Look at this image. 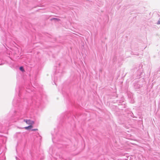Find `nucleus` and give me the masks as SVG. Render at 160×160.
I'll return each instance as SVG.
<instances>
[{"label":"nucleus","mask_w":160,"mask_h":160,"mask_svg":"<svg viewBox=\"0 0 160 160\" xmlns=\"http://www.w3.org/2000/svg\"><path fill=\"white\" fill-rule=\"evenodd\" d=\"M19 69H20V70L22 71H23L24 70L23 68L22 67H21Z\"/></svg>","instance_id":"obj_3"},{"label":"nucleus","mask_w":160,"mask_h":160,"mask_svg":"<svg viewBox=\"0 0 160 160\" xmlns=\"http://www.w3.org/2000/svg\"><path fill=\"white\" fill-rule=\"evenodd\" d=\"M53 19H56V20H58L59 19H57V18H53Z\"/></svg>","instance_id":"obj_7"},{"label":"nucleus","mask_w":160,"mask_h":160,"mask_svg":"<svg viewBox=\"0 0 160 160\" xmlns=\"http://www.w3.org/2000/svg\"><path fill=\"white\" fill-rule=\"evenodd\" d=\"M28 120H27V119H24V122H26L27 123V121H28Z\"/></svg>","instance_id":"obj_6"},{"label":"nucleus","mask_w":160,"mask_h":160,"mask_svg":"<svg viewBox=\"0 0 160 160\" xmlns=\"http://www.w3.org/2000/svg\"><path fill=\"white\" fill-rule=\"evenodd\" d=\"M37 130H38L37 129H32V131H36Z\"/></svg>","instance_id":"obj_4"},{"label":"nucleus","mask_w":160,"mask_h":160,"mask_svg":"<svg viewBox=\"0 0 160 160\" xmlns=\"http://www.w3.org/2000/svg\"><path fill=\"white\" fill-rule=\"evenodd\" d=\"M16 160H18V158H17V157H16Z\"/></svg>","instance_id":"obj_8"},{"label":"nucleus","mask_w":160,"mask_h":160,"mask_svg":"<svg viewBox=\"0 0 160 160\" xmlns=\"http://www.w3.org/2000/svg\"><path fill=\"white\" fill-rule=\"evenodd\" d=\"M157 24H160V20H158V21Z\"/></svg>","instance_id":"obj_5"},{"label":"nucleus","mask_w":160,"mask_h":160,"mask_svg":"<svg viewBox=\"0 0 160 160\" xmlns=\"http://www.w3.org/2000/svg\"><path fill=\"white\" fill-rule=\"evenodd\" d=\"M32 128V126L31 125L28 127H25V128L27 129H30Z\"/></svg>","instance_id":"obj_2"},{"label":"nucleus","mask_w":160,"mask_h":160,"mask_svg":"<svg viewBox=\"0 0 160 160\" xmlns=\"http://www.w3.org/2000/svg\"><path fill=\"white\" fill-rule=\"evenodd\" d=\"M34 123V121L30 120H28L27 121V123L29 124H32Z\"/></svg>","instance_id":"obj_1"}]
</instances>
